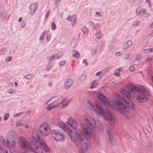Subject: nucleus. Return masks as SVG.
Returning <instances> with one entry per match:
<instances>
[{
  "instance_id": "1",
  "label": "nucleus",
  "mask_w": 153,
  "mask_h": 153,
  "mask_svg": "<svg viewBox=\"0 0 153 153\" xmlns=\"http://www.w3.org/2000/svg\"><path fill=\"white\" fill-rule=\"evenodd\" d=\"M142 88L144 91L137 86L129 84L127 87H125L121 89V92L123 95V100L131 109L133 110L134 109V104L131 100L132 98L131 92L134 93H138L136 98L139 102H145L148 100V99L146 96L148 95L149 92L146 91V87L143 86Z\"/></svg>"
},
{
  "instance_id": "2",
  "label": "nucleus",
  "mask_w": 153,
  "mask_h": 153,
  "mask_svg": "<svg viewBox=\"0 0 153 153\" xmlns=\"http://www.w3.org/2000/svg\"><path fill=\"white\" fill-rule=\"evenodd\" d=\"M90 108L93 111H95L98 114L100 115L103 114L105 118L109 124L111 125L114 124L115 122V119L109 110L104 111L97 104L94 106L91 104Z\"/></svg>"
},
{
  "instance_id": "3",
  "label": "nucleus",
  "mask_w": 153,
  "mask_h": 153,
  "mask_svg": "<svg viewBox=\"0 0 153 153\" xmlns=\"http://www.w3.org/2000/svg\"><path fill=\"white\" fill-rule=\"evenodd\" d=\"M83 119L87 124H81V127L85 138L87 139H88L91 137V133L94 127L92 125V124L90 123V121L87 117H84Z\"/></svg>"
},
{
  "instance_id": "4",
  "label": "nucleus",
  "mask_w": 153,
  "mask_h": 153,
  "mask_svg": "<svg viewBox=\"0 0 153 153\" xmlns=\"http://www.w3.org/2000/svg\"><path fill=\"white\" fill-rule=\"evenodd\" d=\"M111 106L113 110L123 114L128 111V108L122 102L119 100L113 101Z\"/></svg>"
},
{
  "instance_id": "5",
  "label": "nucleus",
  "mask_w": 153,
  "mask_h": 153,
  "mask_svg": "<svg viewBox=\"0 0 153 153\" xmlns=\"http://www.w3.org/2000/svg\"><path fill=\"white\" fill-rule=\"evenodd\" d=\"M67 131V133L68 134L71 139L73 142L77 141L78 140L79 141H82L84 140L85 135L82 134L79 128L76 129L74 132L70 129Z\"/></svg>"
},
{
  "instance_id": "6",
  "label": "nucleus",
  "mask_w": 153,
  "mask_h": 153,
  "mask_svg": "<svg viewBox=\"0 0 153 153\" xmlns=\"http://www.w3.org/2000/svg\"><path fill=\"white\" fill-rule=\"evenodd\" d=\"M54 139L57 141H61L64 140L65 134L63 131L56 129H53L49 132Z\"/></svg>"
},
{
  "instance_id": "7",
  "label": "nucleus",
  "mask_w": 153,
  "mask_h": 153,
  "mask_svg": "<svg viewBox=\"0 0 153 153\" xmlns=\"http://www.w3.org/2000/svg\"><path fill=\"white\" fill-rule=\"evenodd\" d=\"M32 135L33 138L43 147L45 151L46 152H48L47 146L45 144L44 140L40 138V136L38 134L37 131V130L34 131L32 132Z\"/></svg>"
},
{
  "instance_id": "8",
  "label": "nucleus",
  "mask_w": 153,
  "mask_h": 153,
  "mask_svg": "<svg viewBox=\"0 0 153 153\" xmlns=\"http://www.w3.org/2000/svg\"><path fill=\"white\" fill-rule=\"evenodd\" d=\"M18 144L21 149L30 151L31 144L24 137H21L19 138L18 140Z\"/></svg>"
},
{
  "instance_id": "9",
  "label": "nucleus",
  "mask_w": 153,
  "mask_h": 153,
  "mask_svg": "<svg viewBox=\"0 0 153 153\" xmlns=\"http://www.w3.org/2000/svg\"><path fill=\"white\" fill-rule=\"evenodd\" d=\"M7 143L5 146V148L7 149H12L16 147V143L15 142V140L9 138L8 136H6Z\"/></svg>"
},
{
  "instance_id": "10",
  "label": "nucleus",
  "mask_w": 153,
  "mask_h": 153,
  "mask_svg": "<svg viewBox=\"0 0 153 153\" xmlns=\"http://www.w3.org/2000/svg\"><path fill=\"white\" fill-rule=\"evenodd\" d=\"M106 132L107 135L108 140V143L111 146H113L114 145L113 143V133L112 129L109 128L108 127L106 129Z\"/></svg>"
},
{
  "instance_id": "11",
  "label": "nucleus",
  "mask_w": 153,
  "mask_h": 153,
  "mask_svg": "<svg viewBox=\"0 0 153 153\" xmlns=\"http://www.w3.org/2000/svg\"><path fill=\"white\" fill-rule=\"evenodd\" d=\"M30 151H32L35 153H43V149L40 146L37 145L36 143H31Z\"/></svg>"
},
{
  "instance_id": "12",
  "label": "nucleus",
  "mask_w": 153,
  "mask_h": 153,
  "mask_svg": "<svg viewBox=\"0 0 153 153\" xmlns=\"http://www.w3.org/2000/svg\"><path fill=\"white\" fill-rule=\"evenodd\" d=\"M47 126L45 123H42L39 127V132L42 135L44 136H47Z\"/></svg>"
},
{
  "instance_id": "13",
  "label": "nucleus",
  "mask_w": 153,
  "mask_h": 153,
  "mask_svg": "<svg viewBox=\"0 0 153 153\" xmlns=\"http://www.w3.org/2000/svg\"><path fill=\"white\" fill-rule=\"evenodd\" d=\"M0 16L3 21H7L10 17V15L4 10V7L2 6H0Z\"/></svg>"
},
{
  "instance_id": "14",
  "label": "nucleus",
  "mask_w": 153,
  "mask_h": 153,
  "mask_svg": "<svg viewBox=\"0 0 153 153\" xmlns=\"http://www.w3.org/2000/svg\"><path fill=\"white\" fill-rule=\"evenodd\" d=\"M97 97L99 99L103 102L104 104L108 105L109 104L107 98L102 93H99L97 94Z\"/></svg>"
},
{
  "instance_id": "15",
  "label": "nucleus",
  "mask_w": 153,
  "mask_h": 153,
  "mask_svg": "<svg viewBox=\"0 0 153 153\" xmlns=\"http://www.w3.org/2000/svg\"><path fill=\"white\" fill-rule=\"evenodd\" d=\"M66 123L74 129H76L78 125L75 120L72 118H70Z\"/></svg>"
},
{
  "instance_id": "16",
  "label": "nucleus",
  "mask_w": 153,
  "mask_h": 153,
  "mask_svg": "<svg viewBox=\"0 0 153 153\" xmlns=\"http://www.w3.org/2000/svg\"><path fill=\"white\" fill-rule=\"evenodd\" d=\"M74 83V80L72 79H68L64 84L65 88L68 90L72 85Z\"/></svg>"
},
{
  "instance_id": "17",
  "label": "nucleus",
  "mask_w": 153,
  "mask_h": 153,
  "mask_svg": "<svg viewBox=\"0 0 153 153\" xmlns=\"http://www.w3.org/2000/svg\"><path fill=\"white\" fill-rule=\"evenodd\" d=\"M37 3L36 2H34V4H31L30 6V8L31 11V14L32 15L34 13L37 9Z\"/></svg>"
},
{
  "instance_id": "18",
  "label": "nucleus",
  "mask_w": 153,
  "mask_h": 153,
  "mask_svg": "<svg viewBox=\"0 0 153 153\" xmlns=\"http://www.w3.org/2000/svg\"><path fill=\"white\" fill-rule=\"evenodd\" d=\"M59 126L66 133L67 132V130H69L70 129V128L68 126L62 122L59 123Z\"/></svg>"
},
{
  "instance_id": "19",
  "label": "nucleus",
  "mask_w": 153,
  "mask_h": 153,
  "mask_svg": "<svg viewBox=\"0 0 153 153\" xmlns=\"http://www.w3.org/2000/svg\"><path fill=\"white\" fill-rule=\"evenodd\" d=\"M16 132L13 131H10L8 133L7 136H8L9 138H12V139H16Z\"/></svg>"
},
{
  "instance_id": "20",
  "label": "nucleus",
  "mask_w": 153,
  "mask_h": 153,
  "mask_svg": "<svg viewBox=\"0 0 153 153\" xmlns=\"http://www.w3.org/2000/svg\"><path fill=\"white\" fill-rule=\"evenodd\" d=\"M2 150L4 153H20L17 150H15L12 152L11 149H2Z\"/></svg>"
},
{
  "instance_id": "21",
  "label": "nucleus",
  "mask_w": 153,
  "mask_h": 153,
  "mask_svg": "<svg viewBox=\"0 0 153 153\" xmlns=\"http://www.w3.org/2000/svg\"><path fill=\"white\" fill-rule=\"evenodd\" d=\"M86 75L85 74H82L79 77L78 81L81 83L83 82L86 78Z\"/></svg>"
},
{
  "instance_id": "22",
  "label": "nucleus",
  "mask_w": 153,
  "mask_h": 153,
  "mask_svg": "<svg viewBox=\"0 0 153 153\" xmlns=\"http://www.w3.org/2000/svg\"><path fill=\"white\" fill-rule=\"evenodd\" d=\"M77 45V43L76 39L75 38H73L70 42V45L71 47L74 48Z\"/></svg>"
},
{
  "instance_id": "23",
  "label": "nucleus",
  "mask_w": 153,
  "mask_h": 153,
  "mask_svg": "<svg viewBox=\"0 0 153 153\" xmlns=\"http://www.w3.org/2000/svg\"><path fill=\"white\" fill-rule=\"evenodd\" d=\"M81 30L83 33V35L84 36H86L88 34V30L87 27L84 26L81 28Z\"/></svg>"
},
{
  "instance_id": "24",
  "label": "nucleus",
  "mask_w": 153,
  "mask_h": 153,
  "mask_svg": "<svg viewBox=\"0 0 153 153\" xmlns=\"http://www.w3.org/2000/svg\"><path fill=\"white\" fill-rule=\"evenodd\" d=\"M0 142L1 143L3 146H4L3 147L4 149H6L5 148V146L7 142L5 141L4 138L2 136H0Z\"/></svg>"
},
{
  "instance_id": "25",
  "label": "nucleus",
  "mask_w": 153,
  "mask_h": 153,
  "mask_svg": "<svg viewBox=\"0 0 153 153\" xmlns=\"http://www.w3.org/2000/svg\"><path fill=\"white\" fill-rule=\"evenodd\" d=\"M60 104H57L53 105H48V111L52 109H55L58 107L60 105Z\"/></svg>"
},
{
  "instance_id": "26",
  "label": "nucleus",
  "mask_w": 153,
  "mask_h": 153,
  "mask_svg": "<svg viewBox=\"0 0 153 153\" xmlns=\"http://www.w3.org/2000/svg\"><path fill=\"white\" fill-rule=\"evenodd\" d=\"M61 97L60 96L53 97L48 100V102H49L50 100H53V102H55V101L59 100Z\"/></svg>"
},
{
  "instance_id": "27",
  "label": "nucleus",
  "mask_w": 153,
  "mask_h": 153,
  "mask_svg": "<svg viewBox=\"0 0 153 153\" xmlns=\"http://www.w3.org/2000/svg\"><path fill=\"white\" fill-rule=\"evenodd\" d=\"M140 24V22L139 21H136L133 22L131 25L133 26L137 27L139 26Z\"/></svg>"
},
{
  "instance_id": "28",
  "label": "nucleus",
  "mask_w": 153,
  "mask_h": 153,
  "mask_svg": "<svg viewBox=\"0 0 153 153\" xmlns=\"http://www.w3.org/2000/svg\"><path fill=\"white\" fill-rule=\"evenodd\" d=\"M7 52V49L6 48H1L0 51V55H5L6 53Z\"/></svg>"
},
{
  "instance_id": "29",
  "label": "nucleus",
  "mask_w": 153,
  "mask_h": 153,
  "mask_svg": "<svg viewBox=\"0 0 153 153\" xmlns=\"http://www.w3.org/2000/svg\"><path fill=\"white\" fill-rule=\"evenodd\" d=\"M73 54L74 56L76 58H78L79 56V54L78 51L74 50L73 51Z\"/></svg>"
},
{
  "instance_id": "30",
  "label": "nucleus",
  "mask_w": 153,
  "mask_h": 153,
  "mask_svg": "<svg viewBox=\"0 0 153 153\" xmlns=\"http://www.w3.org/2000/svg\"><path fill=\"white\" fill-rule=\"evenodd\" d=\"M56 56V57L57 59H59L61 58L63 55V52H59L58 54L55 53Z\"/></svg>"
},
{
  "instance_id": "31",
  "label": "nucleus",
  "mask_w": 153,
  "mask_h": 153,
  "mask_svg": "<svg viewBox=\"0 0 153 153\" xmlns=\"http://www.w3.org/2000/svg\"><path fill=\"white\" fill-rule=\"evenodd\" d=\"M141 57L142 56L140 54H138L136 55L135 56V58L136 59L135 60V61L138 60L139 61V62H140L141 61Z\"/></svg>"
},
{
  "instance_id": "32",
  "label": "nucleus",
  "mask_w": 153,
  "mask_h": 153,
  "mask_svg": "<svg viewBox=\"0 0 153 153\" xmlns=\"http://www.w3.org/2000/svg\"><path fill=\"white\" fill-rule=\"evenodd\" d=\"M141 9L140 7H139L137 8L136 10V14L137 16H138L141 13Z\"/></svg>"
},
{
  "instance_id": "33",
  "label": "nucleus",
  "mask_w": 153,
  "mask_h": 153,
  "mask_svg": "<svg viewBox=\"0 0 153 153\" xmlns=\"http://www.w3.org/2000/svg\"><path fill=\"white\" fill-rule=\"evenodd\" d=\"M108 70V68H105L102 71H101L98 72H97L96 74V76H98L101 75L103 71H107Z\"/></svg>"
},
{
  "instance_id": "34",
  "label": "nucleus",
  "mask_w": 153,
  "mask_h": 153,
  "mask_svg": "<svg viewBox=\"0 0 153 153\" xmlns=\"http://www.w3.org/2000/svg\"><path fill=\"white\" fill-rule=\"evenodd\" d=\"M95 37L97 39L100 38L101 36V33L99 31H97L95 33Z\"/></svg>"
},
{
  "instance_id": "35",
  "label": "nucleus",
  "mask_w": 153,
  "mask_h": 153,
  "mask_svg": "<svg viewBox=\"0 0 153 153\" xmlns=\"http://www.w3.org/2000/svg\"><path fill=\"white\" fill-rule=\"evenodd\" d=\"M129 47L130 46L128 45V44H127V43L123 45V51H125L127 49H128Z\"/></svg>"
},
{
  "instance_id": "36",
  "label": "nucleus",
  "mask_w": 153,
  "mask_h": 153,
  "mask_svg": "<svg viewBox=\"0 0 153 153\" xmlns=\"http://www.w3.org/2000/svg\"><path fill=\"white\" fill-rule=\"evenodd\" d=\"M51 122L52 124L56 125L57 123V120L56 119L52 118L51 120Z\"/></svg>"
},
{
  "instance_id": "37",
  "label": "nucleus",
  "mask_w": 153,
  "mask_h": 153,
  "mask_svg": "<svg viewBox=\"0 0 153 153\" xmlns=\"http://www.w3.org/2000/svg\"><path fill=\"white\" fill-rule=\"evenodd\" d=\"M51 29L52 30H54L56 28V25L54 22H52L51 25Z\"/></svg>"
},
{
  "instance_id": "38",
  "label": "nucleus",
  "mask_w": 153,
  "mask_h": 153,
  "mask_svg": "<svg viewBox=\"0 0 153 153\" xmlns=\"http://www.w3.org/2000/svg\"><path fill=\"white\" fill-rule=\"evenodd\" d=\"M100 46L98 47L99 49L100 50L104 45V44L103 42L100 41L99 42Z\"/></svg>"
},
{
  "instance_id": "39",
  "label": "nucleus",
  "mask_w": 153,
  "mask_h": 153,
  "mask_svg": "<svg viewBox=\"0 0 153 153\" xmlns=\"http://www.w3.org/2000/svg\"><path fill=\"white\" fill-rule=\"evenodd\" d=\"M26 25V21H22L20 24V27H21L23 28L25 27Z\"/></svg>"
},
{
  "instance_id": "40",
  "label": "nucleus",
  "mask_w": 153,
  "mask_h": 153,
  "mask_svg": "<svg viewBox=\"0 0 153 153\" xmlns=\"http://www.w3.org/2000/svg\"><path fill=\"white\" fill-rule=\"evenodd\" d=\"M46 32L45 31L42 33L40 37V39L41 40H42L43 39L44 37L46 34Z\"/></svg>"
},
{
  "instance_id": "41",
  "label": "nucleus",
  "mask_w": 153,
  "mask_h": 153,
  "mask_svg": "<svg viewBox=\"0 0 153 153\" xmlns=\"http://www.w3.org/2000/svg\"><path fill=\"white\" fill-rule=\"evenodd\" d=\"M9 114L8 113L6 114L4 117V120L5 121L7 120L9 117Z\"/></svg>"
},
{
  "instance_id": "42",
  "label": "nucleus",
  "mask_w": 153,
  "mask_h": 153,
  "mask_svg": "<svg viewBox=\"0 0 153 153\" xmlns=\"http://www.w3.org/2000/svg\"><path fill=\"white\" fill-rule=\"evenodd\" d=\"M152 57L148 56L147 57L146 59L145 60V61L146 62H148L149 61L152 60Z\"/></svg>"
},
{
  "instance_id": "43",
  "label": "nucleus",
  "mask_w": 153,
  "mask_h": 153,
  "mask_svg": "<svg viewBox=\"0 0 153 153\" xmlns=\"http://www.w3.org/2000/svg\"><path fill=\"white\" fill-rule=\"evenodd\" d=\"M12 57V56H7L5 59V61L8 62L11 60Z\"/></svg>"
},
{
  "instance_id": "44",
  "label": "nucleus",
  "mask_w": 153,
  "mask_h": 153,
  "mask_svg": "<svg viewBox=\"0 0 153 153\" xmlns=\"http://www.w3.org/2000/svg\"><path fill=\"white\" fill-rule=\"evenodd\" d=\"M117 69L115 70V72L114 73V75L118 77L120 76V75L118 71H117Z\"/></svg>"
},
{
  "instance_id": "45",
  "label": "nucleus",
  "mask_w": 153,
  "mask_h": 153,
  "mask_svg": "<svg viewBox=\"0 0 153 153\" xmlns=\"http://www.w3.org/2000/svg\"><path fill=\"white\" fill-rule=\"evenodd\" d=\"M25 112H22L20 113H19L16 114L14 116H20L21 115H23L24 113H25Z\"/></svg>"
},
{
  "instance_id": "46",
  "label": "nucleus",
  "mask_w": 153,
  "mask_h": 153,
  "mask_svg": "<svg viewBox=\"0 0 153 153\" xmlns=\"http://www.w3.org/2000/svg\"><path fill=\"white\" fill-rule=\"evenodd\" d=\"M31 77L32 76L30 74L26 75L24 76L25 78L27 79H30Z\"/></svg>"
},
{
  "instance_id": "47",
  "label": "nucleus",
  "mask_w": 153,
  "mask_h": 153,
  "mask_svg": "<svg viewBox=\"0 0 153 153\" xmlns=\"http://www.w3.org/2000/svg\"><path fill=\"white\" fill-rule=\"evenodd\" d=\"M60 1V0H54V4L55 5H57Z\"/></svg>"
},
{
  "instance_id": "48",
  "label": "nucleus",
  "mask_w": 153,
  "mask_h": 153,
  "mask_svg": "<svg viewBox=\"0 0 153 153\" xmlns=\"http://www.w3.org/2000/svg\"><path fill=\"white\" fill-rule=\"evenodd\" d=\"M56 55L55 54L53 55L50 58V60L51 61L54 59H57L56 57Z\"/></svg>"
},
{
  "instance_id": "49",
  "label": "nucleus",
  "mask_w": 153,
  "mask_h": 153,
  "mask_svg": "<svg viewBox=\"0 0 153 153\" xmlns=\"http://www.w3.org/2000/svg\"><path fill=\"white\" fill-rule=\"evenodd\" d=\"M14 90L12 89H9L7 91V92L9 94L15 93V92L14 91Z\"/></svg>"
},
{
  "instance_id": "50",
  "label": "nucleus",
  "mask_w": 153,
  "mask_h": 153,
  "mask_svg": "<svg viewBox=\"0 0 153 153\" xmlns=\"http://www.w3.org/2000/svg\"><path fill=\"white\" fill-rule=\"evenodd\" d=\"M73 16H74L75 15H72V16L71 15L69 16L67 18L68 20L69 21H72V19L73 18Z\"/></svg>"
},
{
  "instance_id": "51",
  "label": "nucleus",
  "mask_w": 153,
  "mask_h": 153,
  "mask_svg": "<svg viewBox=\"0 0 153 153\" xmlns=\"http://www.w3.org/2000/svg\"><path fill=\"white\" fill-rule=\"evenodd\" d=\"M112 82H107L104 85L102 86V88H104V87H105L106 86H108V85L110 84H111Z\"/></svg>"
},
{
  "instance_id": "52",
  "label": "nucleus",
  "mask_w": 153,
  "mask_h": 153,
  "mask_svg": "<svg viewBox=\"0 0 153 153\" xmlns=\"http://www.w3.org/2000/svg\"><path fill=\"white\" fill-rule=\"evenodd\" d=\"M65 63V60H63L59 62V65L60 66H62Z\"/></svg>"
},
{
  "instance_id": "53",
  "label": "nucleus",
  "mask_w": 153,
  "mask_h": 153,
  "mask_svg": "<svg viewBox=\"0 0 153 153\" xmlns=\"http://www.w3.org/2000/svg\"><path fill=\"white\" fill-rule=\"evenodd\" d=\"M96 48H93L91 49V54H94L96 51Z\"/></svg>"
},
{
  "instance_id": "54",
  "label": "nucleus",
  "mask_w": 153,
  "mask_h": 153,
  "mask_svg": "<svg viewBox=\"0 0 153 153\" xmlns=\"http://www.w3.org/2000/svg\"><path fill=\"white\" fill-rule=\"evenodd\" d=\"M126 43H127V44H128L130 46L132 45L133 44L132 41L131 40H128L127 41Z\"/></svg>"
},
{
  "instance_id": "55",
  "label": "nucleus",
  "mask_w": 153,
  "mask_h": 153,
  "mask_svg": "<svg viewBox=\"0 0 153 153\" xmlns=\"http://www.w3.org/2000/svg\"><path fill=\"white\" fill-rule=\"evenodd\" d=\"M72 26H73L76 23V19L75 18L72 21Z\"/></svg>"
},
{
  "instance_id": "56",
  "label": "nucleus",
  "mask_w": 153,
  "mask_h": 153,
  "mask_svg": "<svg viewBox=\"0 0 153 153\" xmlns=\"http://www.w3.org/2000/svg\"><path fill=\"white\" fill-rule=\"evenodd\" d=\"M116 55L117 56H121V53L120 52H117L115 53Z\"/></svg>"
},
{
  "instance_id": "57",
  "label": "nucleus",
  "mask_w": 153,
  "mask_h": 153,
  "mask_svg": "<svg viewBox=\"0 0 153 153\" xmlns=\"http://www.w3.org/2000/svg\"><path fill=\"white\" fill-rule=\"evenodd\" d=\"M135 68V67L134 66H131L129 68L130 70L131 71H133L134 70Z\"/></svg>"
},
{
  "instance_id": "58",
  "label": "nucleus",
  "mask_w": 153,
  "mask_h": 153,
  "mask_svg": "<svg viewBox=\"0 0 153 153\" xmlns=\"http://www.w3.org/2000/svg\"><path fill=\"white\" fill-rule=\"evenodd\" d=\"M131 54L130 53H129V54H126L125 55V59H128L129 56V54Z\"/></svg>"
},
{
  "instance_id": "59",
  "label": "nucleus",
  "mask_w": 153,
  "mask_h": 153,
  "mask_svg": "<svg viewBox=\"0 0 153 153\" xmlns=\"http://www.w3.org/2000/svg\"><path fill=\"white\" fill-rule=\"evenodd\" d=\"M83 62L85 65L86 66H87L88 65V62L87 61H86V59H85L83 60Z\"/></svg>"
},
{
  "instance_id": "60",
  "label": "nucleus",
  "mask_w": 153,
  "mask_h": 153,
  "mask_svg": "<svg viewBox=\"0 0 153 153\" xmlns=\"http://www.w3.org/2000/svg\"><path fill=\"white\" fill-rule=\"evenodd\" d=\"M85 151V150H84L83 149H81L79 152V153H86Z\"/></svg>"
},
{
  "instance_id": "61",
  "label": "nucleus",
  "mask_w": 153,
  "mask_h": 153,
  "mask_svg": "<svg viewBox=\"0 0 153 153\" xmlns=\"http://www.w3.org/2000/svg\"><path fill=\"white\" fill-rule=\"evenodd\" d=\"M96 14L98 16H101V13H100V12H96Z\"/></svg>"
},
{
  "instance_id": "62",
  "label": "nucleus",
  "mask_w": 153,
  "mask_h": 153,
  "mask_svg": "<svg viewBox=\"0 0 153 153\" xmlns=\"http://www.w3.org/2000/svg\"><path fill=\"white\" fill-rule=\"evenodd\" d=\"M147 3L149 7H151L152 6V2L151 1H149V2H148Z\"/></svg>"
},
{
  "instance_id": "63",
  "label": "nucleus",
  "mask_w": 153,
  "mask_h": 153,
  "mask_svg": "<svg viewBox=\"0 0 153 153\" xmlns=\"http://www.w3.org/2000/svg\"><path fill=\"white\" fill-rule=\"evenodd\" d=\"M149 51V50L148 49H145L144 50V52L145 53H147Z\"/></svg>"
},
{
  "instance_id": "64",
  "label": "nucleus",
  "mask_w": 153,
  "mask_h": 153,
  "mask_svg": "<svg viewBox=\"0 0 153 153\" xmlns=\"http://www.w3.org/2000/svg\"><path fill=\"white\" fill-rule=\"evenodd\" d=\"M19 126H24V124L22 123L21 122L20 120L19 121Z\"/></svg>"
}]
</instances>
